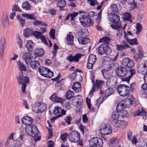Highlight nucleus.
Listing matches in <instances>:
<instances>
[{
  "label": "nucleus",
  "instance_id": "4468645a",
  "mask_svg": "<svg viewBox=\"0 0 147 147\" xmlns=\"http://www.w3.org/2000/svg\"><path fill=\"white\" fill-rule=\"evenodd\" d=\"M73 99L72 104L73 105L78 107V105L79 104V108L80 109L82 106V101L81 97L79 95L75 96Z\"/></svg>",
  "mask_w": 147,
  "mask_h": 147
},
{
  "label": "nucleus",
  "instance_id": "c756f323",
  "mask_svg": "<svg viewBox=\"0 0 147 147\" xmlns=\"http://www.w3.org/2000/svg\"><path fill=\"white\" fill-rule=\"evenodd\" d=\"M123 45H117L116 46L117 50L119 51H121L123 49L125 48L127 49V48L129 47V45L127 44L125 41H123Z\"/></svg>",
  "mask_w": 147,
  "mask_h": 147
},
{
  "label": "nucleus",
  "instance_id": "9b49d317",
  "mask_svg": "<svg viewBox=\"0 0 147 147\" xmlns=\"http://www.w3.org/2000/svg\"><path fill=\"white\" fill-rule=\"evenodd\" d=\"M99 133L104 135H108L112 132L111 127L109 125H102L101 128L100 129Z\"/></svg>",
  "mask_w": 147,
  "mask_h": 147
},
{
  "label": "nucleus",
  "instance_id": "864d4df0",
  "mask_svg": "<svg viewBox=\"0 0 147 147\" xmlns=\"http://www.w3.org/2000/svg\"><path fill=\"white\" fill-rule=\"evenodd\" d=\"M32 34L37 38H40L41 36L42 35V33L38 31L33 32Z\"/></svg>",
  "mask_w": 147,
  "mask_h": 147
},
{
  "label": "nucleus",
  "instance_id": "7c9ffc66",
  "mask_svg": "<svg viewBox=\"0 0 147 147\" xmlns=\"http://www.w3.org/2000/svg\"><path fill=\"white\" fill-rule=\"evenodd\" d=\"M78 41L80 44L84 45L90 41L88 38L85 37H80L78 39Z\"/></svg>",
  "mask_w": 147,
  "mask_h": 147
},
{
  "label": "nucleus",
  "instance_id": "72a5a7b5",
  "mask_svg": "<svg viewBox=\"0 0 147 147\" xmlns=\"http://www.w3.org/2000/svg\"><path fill=\"white\" fill-rule=\"evenodd\" d=\"M33 43L32 40H30L27 42L26 46L27 50L30 52L32 50Z\"/></svg>",
  "mask_w": 147,
  "mask_h": 147
},
{
  "label": "nucleus",
  "instance_id": "2f4dec72",
  "mask_svg": "<svg viewBox=\"0 0 147 147\" xmlns=\"http://www.w3.org/2000/svg\"><path fill=\"white\" fill-rule=\"evenodd\" d=\"M129 73L130 75L127 77L125 78V80L128 82H129V80L133 75L136 74V72L134 69H130L129 70Z\"/></svg>",
  "mask_w": 147,
  "mask_h": 147
},
{
  "label": "nucleus",
  "instance_id": "f704fd0d",
  "mask_svg": "<svg viewBox=\"0 0 147 147\" xmlns=\"http://www.w3.org/2000/svg\"><path fill=\"white\" fill-rule=\"evenodd\" d=\"M22 15L23 17L29 19L30 20H36V18L33 13L28 14L26 13H24L22 14Z\"/></svg>",
  "mask_w": 147,
  "mask_h": 147
},
{
  "label": "nucleus",
  "instance_id": "ddd939ff",
  "mask_svg": "<svg viewBox=\"0 0 147 147\" xmlns=\"http://www.w3.org/2000/svg\"><path fill=\"white\" fill-rule=\"evenodd\" d=\"M84 56V55L80 53L75 55L74 56H73L71 54L67 57L66 59L70 62H71L74 61L77 62L79 61V59Z\"/></svg>",
  "mask_w": 147,
  "mask_h": 147
},
{
  "label": "nucleus",
  "instance_id": "4d7b16f0",
  "mask_svg": "<svg viewBox=\"0 0 147 147\" xmlns=\"http://www.w3.org/2000/svg\"><path fill=\"white\" fill-rule=\"evenodd\" d=\"M32 127L31 126L26 127L25 129V132L26 134L31 136V135L32 134V133L31 132L32 131Z\"/></svg>",
  "mask_w": 147,
  "mask_h": 147
},
{
  "label": "nucleus",
  "instance_id": "c03bdc74",
  "mask_svg": "<svg viewBox=\"0 0 147 147\" xmlns=\"http://www.w3.org/2000/svg\"><path fill=\"white\" fill-rule=\"evenodd\" d=\"M74 92L70 90H69L66 93L65 97L67 99L69 100L74 97Z\"/></svg>",
  "mask_w": 147,
  "mask_h": 147
},
{
  "label": "nucleus",
  "instance_id": "bf43d9fd",
  "mask_svg": "<svg viewBox=\"0 0 147 147\" xmlns=\"http://www.w3.org/2000/svg\"><path fill=\"white\" fill-rule=\"evenodd\" d=\"M55 30L54 29L52 28L49 32L50 37L53 39H55Z\"/></svg>",
  "mask_w": 147,
  "mask_h": 147
},
{
  "label": "nucleus",
  "instance_id": "b1692460",
  "mask_svg": "<svg viewBox=\"0 0 147 147\" xmlns=\"http://www.w3.org/2000/svg\"><path fill=\"white\" fill-rule=\"evenodd\" d=\"M141 88L144 90L145 92L141 91L140 94L142 95V96L144 98H147V84L145 83L142 84L141 86Z\"/></svg>",
  "mask_w": 147,
  "mask_h": 147
},
{
  "label": "nucleus",
  "instance_id": "49530a36",
  "mask_svg": "<svg viewBox=\"0 0 147 147\" xmlns=\"http://www.w3.org/2000/svg\"><path fill=\"white\" fill-rule=\"evenodd\" d=\"M4 15L5 17V19L4 20L3 23L2 24L3 26H4V27H7L9 24L8 22V18L7 17V13L6 12L4 13Z\"/></svg>",
  "mask_w": 147,
  "mask_h": 147
},
{
  "label": "nucleus",
  "instance_id": "473e14b6",
  "mask_svg": "<svg viewBox=\"0 0 147 147\" xmlns=\"http://www.w3.org/2000/svg\"><path fill=\"white\" fill-rule=\"evenodd\" d=\"M33 31L30 29L27 28L24 30V35L26 37H28L29 36L33 34Z\"/></svg>",
  "mask_w": 147,
  "mask_h": 147
},
{
  "label": "nucleus",
  "instance_id": "58836bf2",
  "mask_svg": "<svg viewBox=\"0 0 147 147\" xmlns=\"http://www.w3.org/2000/svg\"><path fill=\"white\" fill-rule=\"evenodd\" d=\"M111 41L110 38L108 37H103L100 38L99 40V42H105V43H107L108 44Z\"/></svg>",
  "mask_w": 147,
  "mask_h": 147
},
{
  "label": "nucleus",
  "instance_id": "2eb2a0df",
  "mask_svg": "<svg viewBox=\"0 0 147 147\" xmlns=\"http://www.w3.org/2000/svg\"><path fill=\"white\" fill-rule=\"evenodd\" d=\"M122 64L128 68L131 69L134 65L133 61L128 57L123 59Z\"/></svg>",
  "mask_w": 147,
  "mask_h": 147
},
{
  "label": "nucleus",
  "instance_id": "aec40b11",
  "mask_svg": "<svg viewBox=\"0 0 147 147\" xmlns=\"http://www.w3.org/2000/svg\"><path fill=\"white\" fill-rule=\"evenodd\" d=\"M47 105L45 103L40 102L38 105L37 110H35L37 113H41L44 111L46 109Z\"/></svg>",
  "mask_w": 147,
  "mask_h": 147
},
{
  "label": "nucleus",
  "instance_id": "8fccbe9b",
  "mask_svg": "<svg viewBox=\"0 0 147 147\" xmlns=\"http://www.w3.org/2000/svg\"><path fill=\"white\" fill-rule=\"evenodd\" d=\"M142 28V26L140 23H137L136 24V34L138 35L141 31Z\"/></svg>",
  "mask_w": 147,
  "mask_h": 147
},
{
  "label": "nucleus",
  "instance_id": "e2e57ef3",
  "mask_svg": "<svg viewBox=\"0 0 147 147\" xmlns=\"http://www.w3.org/2000/svg\"><path fill=\"white\" fill-rule=\"evenodd\" d=\"M119 29L118 30L116 36L117 39H118L119 40L121 38L123 34V31L122 30H119Z\"/></svg>",
  "mask_w": 147,
  "mask_h": 147
},
{
  "label": "nucleus",
  "instance_id": "3c124183",
  "mask_svg": "<svg viewBox=\"0 0 147 147\" xmlns=\"http://www.w3.org/2000/svg\"><path fill=\"white\" fill-rule=\"evenodd\" d=\"M118 112H120L121 113H122L120 115L121 116H126L127 114V112L126 110H123V108H122V107H120L119 109H118L117 111Z\"/></svg>",
  "mask_w": 147,
  "mask_h": 147
},
{
  "label": "nucleus",
  "instance_id": "9d476101",
  "mask_svg": "<svg viewBox=\"0 0 147 147\" xmlns=\"http://www.w3.org/2000/svg\"><path fill=\"white\" fill-rule=\"evenodd\" d=\"M66 111L64 109L58 106H56L54 109V114L57 116L55 117V119L58 117H61L65 115Z\"/></svg>",
  "mask_w": 147,
  "mask_h": 147
},
{
  "label": "nucleus",
  "instance_id": "a878e982",
  "mask_svg": "<svg viewBox=\"0 0 147 147\" xmlns=\"http://www.w3.org/2000/svg\"><path fill=\"white\" fill-rule=\"evenodd\" d=\"M49 70V69L47 68L42 67H40L38 69V71L41 75L45 77Z\"/></svg>",
  "mask_w": 147,
  "mask_h": 147
},
{
  "label": "nucleus",
  "instance_id": "4c0bfd02",
  "mask_svg": "<svg viewBox=\"0 0 147 147\" xmlns=\"http://www.w3.org/2000/svg\"><path fill=\"white\" fill-rule=\"evenodd\" d=\"M31 132L32 133V134L31 135V136L33 137H36L37 136L38 133V130L36 126L34 127H32Z\"/></svg>",
  "mask_w": 147,
  "mask_h": 147
},
{
  "label": "nucleus",
  "instance_id": "393cba45",
  "mask_svg": "<svg viewBox=\"0 0 147 147\" xmlns=\"http://www.w3.org/2000/svg\"><path fill=\"white\" fill-rule=\"evenodd\" d=\"M57 2V5L60 8V11L64 10V9H62L66 6V2L64 0H55Z\"/></svg>",
  "mask_w": 147,
  "mask_h": 147
},
{
  "label": "nucleus",
  "instance_id": "a18cd8bd",
  "mask_svg": "<svg viewBox=\"0 0 147 147\" xmlns=\"http://www.w3.org/2000/svg\"><path fill=\"white\" fill-rule=\"evenodd\" d=\"M104 83V81L101 80H96V88L97 89H100L101 86H103Z\"/></svg>",
  "mask_w": 147,
  "mask_h": 147
},
{
  "label": "nucleus",
  "instance_id": "6e6d98bb",
  "mask_svg": "<svg viewBox=\"0 0 147 147\" xmlns=\"http://www.w3.org/2000/svg\"><path fill=\"white\" fill-rule=\"evenodd\" d=\"M12 144H11L9 147H19L20 146L19 142L17 140H13L12 142Z\"/></svg>",
  "mask_w": 147,
  "mask_h": 147
},
{
  "label": "nucleus",
  "instance_id": "6ab92c4d",
  "mask_svg": "<svg viewBox=\"0 0 147 147\" xmlns=\"http://www.w3.org/2000/svg\"><path fill=\"white\" fill-rule=\"evenodd\" d=\"M31 55L28 52H25L23 53L22 57L24 60L27 65H28L31 60Z\"/></svg>",
  "mask_w": 147,
  "mask_h": 147
},
{
  "label": "nucleus",
  "instance_id": "c9c22d12",
  "mask_svg": "<svg viewBox=\"0 0 147 147\" xmlns=\"http://www.w3.org/2000/svg\"><path fill=\"white\" fill-rule=\"evenodd\" d=\"M114 93V90L112 88H109L107 89L105 92V96L106 97H108L110 95Z\"/></svg>",
  "mask_w": 147,
  "mask_h": 147
},
{
  "label": "nucleus",
  "instance_id": "680f3d73",
  "mask_svg": "<svg viewBox=\"0 0 147 147\" xmlns=\"http://www.w3.org/2000/svg\"><path fill=\"white\" fill-rule=\"evenodd\" d=\"M79 12H74L72 13H70L71 16L70 21H74V18L76 17L78 15Z\"/></svg>",
  "mask_w": 147,
  "mask_h": 147
},
{
  "label": "nucleus",
  "instance_id": "c85d7f7f",
  "mask_svg": "<svg viewBox=\"0 0 147 147\" xmlns=\"http://www.w3.org/2000/svg\"><path fill=\"white\" fill-rule=\"evenodd\" d=\"M5 43V38L2 37L1 38L0 42V53L2 55L3 54L4 51V45Z\"/></svg>",
  "mask_w": 147,
  "mask_h": 147
},
{
  "label": "nucleus",
  "instance_id": "de8ad7c7",
  "mask_svg": "<svg viewBox=\"0 0 147 147\" xmlns=\"http://www.w3.org/2000/svg\"><path fill=\"white\" fill-rule=\"evenodd\" d=\"M147 112L145 111L144 109H142L141 111L140 110H137L135 112V114L136 115L141 116L142 115L146 114Z\"/></svg>",
  "mask_w": 147,
  "mask_h": 147
},
{
  "label": "nucleus",
  "instance_id": "774afa93",
  "mask_svg": "<svg viewBox=\"0 0 147 147\" xmlns=\"http://www.w3.org/2000/svg\"><path fill=\"white\" fill-rule=\"evenodd\" d=\"M87 1L88 3L91 6H94L95 5L96 1V0H87Z\"/></svg>",
  "mask_w": 147,
  "mask_h": 147
},
{
  "label": "nucleus",
  "instance_id": "20e7f679",
  "mask_svg": "<svg viewBox=\"0 0 147 147\" xmlns=\"http://www.w3.org/2000/svg\"><path fill=\"white\" fill-rule=\"evenodd\" d=\"M119 94L122 96H125L129 94L130 88L126 85L122 84L119 85L117 89Z\"/></svg>",
  "mask_w": 147,
  "mask_h": 147
},
{
  "label": "nucleus",
  "instance_id": "79ce46f5",
  "mask_svg": "<svg viewBox=\"0 0 147 147\" xmlns=\"http://www.w3.org/2000/svg\"><path fill=\"white\" fill-rule=\"evenodd\" d=\"M22 7L24 9L27 10H29L31 9V5L27 1L23 3Z\"/></svg>",
  "mask_w": 147,
  "mask_h": 147
},
{
  "label": "nucleus",
  "instance_id": "a19ab883",
  "mask_svg": "<svg viewBox=\"0 0 147 147\" xmlns=\"http://www.w3.org/2000/svg\"><path fill=\"white\" fill-rule=\"evenodd\" d=\"M87 13V16H88V18H89V19L91 20H93L94 18V17L97 16L96 13H95L93 11H91L89 12L88 13Z\"/></svg>",
  "mask_w": 147,
  "mask_h": 147
},
{
  "label": "nucleus",
  "instance_id": "4be33fe9",
  "mask_svg": "<svg viewBox=\"0 0 147 147\" xmlns=\"http://www.w3.org/2000/svg\"><path fill=\"white\" fill-rule=\"evenodd\" d=\"M50 98L53 102L61 103L63 101L62 98L57 96L56 94H53L50 97Z\"/></svg>",
  "mask_w": 147,
  "mask_h": 147
},
{
  "label": "nucleus",
  "instance_id": "0e129e2a",
  "mask_svg": "<svg viewBox=\"0 0 147 147\" xmlns=\"http://www.w3.org/2000/svg\"><path fill=\"white\" fill-rule=\"evenodd\" d=\"M71 120L72 118L70 115H69L67 116L65 119V122L69 125L71 124Z\"/></svg>",
  "mask_w": 147,
  "mask_h": 147
},
{
  "label": "nucleus",
  "instance_id": "dca6fc26",
  "mask_svg": "<svg viewBox=\"0 0 147 147\" xmlns=\"http://www.w3.org/2000/svg\"><path fill=\"white\" fill-rule=\"evenodd\" d=\"M124 28H123V30L124 31V34H125L124 38L126 40V41L128 42V43L130 44L131 45H136L138 44V43L137 41V39L136 38H135L133 39H129L128 38L127 34H126L124 30Z\"/></svg>",
  "mask_w": 147,
  "mask_h": 147
},
{
  "label": "nucleus",
  "instance_id": "1a4fd4ad",
  "mask_svg": "<svg viewBox=\"0 0 147 147\" xmlns=\"http://www.w3.org/2000/svg\"><path fill=\"white\" fill-rule=\"evenodd\" d=\"M115 72L116 76L123 78L126 75L127 72V70L126 68L124 67L119 66L117 68Z\"/></svg>",
  "mask_w": 147,
  "mask_h": 147
},
{
  "label": "nucleus",
  "instance_id": "cd10ccee",
  "mask_svg": "<svg viewBox=\"0 0 147 147\" xmlns=\"http://www.w3.org/2000/svg\"><path fill=\"white\" fill-rule=\"evenodd\" d=\"M67 43L69 45H73L74 44L73 41L74 37L71 34H68L66 37Z\"/></svg>",
  "mask_w": 147,
  "mask_h": 147
},
{
  "label": "nucleus",
  "instance_id": "603ef678",
  "mask_svg": "<svg viewBox=\"0 0 147 147\" xmlns=\"http://www.w3.org/2000/svg\"><path fill=\"white\" fill-rule=\"evenodd\" d=\"M110 9L114 13L118 11L117 5L115 4H112L110 7Z\"/></svg>",
  "mask_w": 147,
  "mask_h": 147
},
{
  "label": "nucleus",
  "instance_id": "5fc2aeb1",
  "mask_svg": "<svg viewBox=\"0 0 147 147\" xmlns=\"http://www.w3.org/2000/svg\"><path fill=\"white\" fill-rule=\"evenodd\" d=\"M119 112H115L113 113L112 115V118L114 120H116L118 119L119 117Z\"/></svg>",
  "mask_w": 147,
  "mask_h": 147
},
{
  "label": "nucleus",
  "instance_id": "338daca9",
  "mask_svg": "<svg viewBox=\"0 0 147 147\" xmlns=\"http://www.w3.org/2000/svg\"><path fill=\"white\" fill-rule=\"evenodd\" d=\"M64 109L66 111L70 109L71 108L70 104L68 102H66L65 103L64 105Z\"/></svg>",
  "mask_w": 147,
  "mask_h": 147
},
{
  "label": "nucleus",
  "instance_id": "052dcab7",
  "mask_svg": "<svg viewBox=\"0 0 147 147\" xmlns=\"http://www.w3.org/2000/svg\"><path fill=\"white\" fill-rule=\"evenodd\" d=\"M68 136V134L67 133L61 135L60 138L64 142L67 140V139Z\"/></svg>",
  "mask_w": 147,
  "mask_h": 147
},
{
  "label": "nucleus",
  "instance_id": "6e6552de",
  "mask_svg": "<svg viewBox=\"0 0 147 147\" xmlns=\"http://www.w3.org/2000/svg\"><path fill=\"white\" fill-rule=\"evenodd\" d=\"M144 60H140L138 67V72L144 75L147 71V63H145Z\"/></svg>",
  "mask_w": 147,
  "mask_h": 147
},
{
  "label": "nucleus",
  "instance_id": "37998d69",
  "mask_svg": "<svg viewBox=\"0 0 147 147\" xmlns=\"http://www.w3.org/2000/svg\"><path fill=\"white\" fill-rule=\"evenodd\" d=\"M36 53L39 57L42 56L45 54V51L43 49L40 48L36 49Z\"/></svg>",
  "mask_w": 147,
  "mask_h": 147
},
{
  "label": "nucleus",
  "instance_id": "423d86ee",
  "mask_svg": "<svg viewBox=\"0 0 147 147\" xmlns=\"http://www.w3.org/2000/svg\"><path fill=\"white\" fill-rule=\"evenodd\" d=\"M103 144L102 140L98 137L93 138L89 141L90 147H101Z\"/></svg>",
  "mask_w": 147,
  "mask_h": 147
},
{
  "label": "nucleus",
  "instance_id": "0eeeda50",
  "mask_svg": "<svg viewBox=\"0 0 147 147\" xmlns=\"http://www.w3.org/2000/svg\"><path fill=\"white\" fill-rule=\"evenodd\" d=\"M68 138L71 142H78L80 140V134L77 131H72L69 134Z\"/></svg>",
  "mask_w": 147,
  "mask_h": 147
},
{
  "label": "nucleus",
  "instance_id": "ea45409f",
  "mask_svg": "<svg viewBox=\"0 0 147 147\" xmlns=\"http://www.w3.org/2000/svg\"><path fill=\"white\" fill-rule=\"evenodd\" d=\"M18 64L19 66V69L21 71H26L27 69L22 62L19 61L18 62Z\"/></svg>",
  "mask_w": 147,
  "mask_h": 147
},
{
  "label": "nucleus",
  "instance_id": "e433bc0d",
  "mask_svg": "<svg viewBox=\"0 0 147 147\" xmlns=\"http://www.w3.org/2000/svg\"><path fill=\"white\" fill-rule=\"evenodd\" d=\"M96 59V55L93 54H91L89 56L88 61L90 63H92L94 64Z\"/></svg>",
  "mask_w": 147,
  "mask_h": 147
},
{
  "label": "nucleus",
  "instance_id": "f3484780",
  "mask_svg": "<svg viewBox=\"0 0 147 147\" xmlns=\"http://www.w3.org/2000/svg\"><path fill=\"white\" fill-rule=\"evenodd\" d=\"M22 123L27 126H30L32 124L33 121V119L30 117L28 116L23 117L21 119Z\"/></svg>",
  "mask_w": 147,
  "mask_h": 147
},
{
  "label": "nucleus",
  "instance_id": "13d9d810",
  "mask_svg": "<svg viewBox=\"0 0 147 147\" xmlns=\"http://www.w3.org/2000/svg\"><path fill=\"white\" fill-rule=\"evenodd\" d=\"M117 141L116 139L114 138H112L111 141L109 143V145L111 147H113L115 146Z\"/></svg>",
  "mask_w": 147,
  "mask_h": 147
},
{
  "label": "nucleus",
  "instance_id": "bb28decb",
  "mask_svg": "<svg viewBox=\"0 0 147 147\" xmlns=\"http://www.w3.org/2000/svg\"><path fill=\"white\" fill-rule=\"evenodd\" d=\"M72 88L76 92H79L81 90V84L78 82H76L73 84Z\"/></svg>",
  "mask_w": 147,
  "mask_h": 147
},
{
  "label": "nucleus",
  "instance_id": "7ed1b4c3",
  "mask_svg": "<svg viewBox=\"0 0 147 147\" xmlns=\"http://www.w3.org/2000/svg\"><path fill=\"white\" fill-rule=\"evenodd\" d=\"M80 14L82 13H84V14L82 15H81L79 18V20L80 22L82 25L85 26V25L88 26H91L94 24L93 21L89 19L87 13L84 12L80 11H79Z\"/></svg>",
  "mask_w": 147,
  "mask_h": 147
},
{
  "label": "nucleus",
  "instance_id": "a211bd4d",
  "mask_svg": "<svg viewBox=\"0 0 147 147\" xmlns=\"http://www.w3.org/2000/svg\"><path fill=\"white\" fill-rule=\"evenodd\" d=\"M127 123L125 121L119 120L116 121L115 125L116 127L121 128L122 129L125 128L127 126Z\"/></svg>",
  "mask_w": 147,
  "mask_h": 147
},
{
  "label": "nucleus",
  "instance_id": "5701e85b",
  "mask_svg": "<svg viewBox=\"0 0 147 147\" xmlns=\"http://www.w3.org/2000/svg\"><path fill=\"white\" fill-rule=\"evenodd\" d=\"M30 65L32 69H39L40 66V64L39 62L35 60H31L30 62Z\"/></svg>",
  "mask_w": 147,
  "mask_h": 147
},
{
  "label": "nucleus",
  "instance_id": "f8f14e48",
  "mask_svg": "<svg viewBox=\"0 0 147 147\" xmlns=\"http://www.w3.org/2000/svg\"><path fill=\"white\" fill-rule=\"evenodd\" d=\"M132 105H133V102L131 99H127L123 100L117 105L116 108L117 110V111L118 109H119L120 107H122V108L128 107Z\"/></svg>",
  "mask_w": 147,
  "mask_h": 147
},
{
  "label": "nucleus",
  "instance_id": "09e8293b",
  "mask_svg": "<svg viewBox=\"0 0 147 147\" xmlns=\"http://www.w3.org/2000/svg\"><path fill=\"white\" fill-rule=\"evenodd\" d=\"M123 15L124 16V20L130 21L131 20V15L130 13L126 12L124 13Z\"/></svg>",
  "mask_w": 147,
  "mask_h": 147
},
{
  "label": "nucleus",
  "instance_id": "39448f33",
  "mask_svg": "<svg viewBox=\"0 0 147 147\" xmlns=\"http://www.w3.org/2000/svg\"><path fill=\"white\" fill-rule=\"evenodd\" d=\"M96 49L99 54L100 55L110 53L112 52L111 48L107 43H104L102 44Z\"/></svg>",
  "mask_w": 147,
  "mask_h": 147
},
{
  "label": "nucleus",
  "instance_id": "412c9836",
  "mask_svg": "<svg viewBox=\"0 0 147 147\" xmlns=\"http://www.w3.org/2000/svg\"><path fill=\"white\" fill-rule=\"evenodd\" d=\"M112 68V67L111 65H108L107 67L106 68H104L101 71L102 74L103 75L104 78L107 80V81L106 82L107 84V85L108 81V80H109L110 78L108 77H106V76H105V72L110 71L111 69Z\"/></svg>",
  "mask_w": 147,
  "mask_h": 147
},
{
  "label": "nucleus",
  "instance_id": "69168bd1",
  "mask_svg": "<svg viewBox=\"0 0 147 147\" xmlns=\"http://www.w3.org/2000/svg\"><path fill=\"white\" fill-rule=\"evenodd\" d=\"M12 11H21V10L20 9V8L18 5L16 4L13 5L12 7Z\"/></svg>",
  "mask_w": 147,
  "mask_h": 147
},
{
  "label": "nucleus",
  "instance_id": "f03ea898",
  "mask_svg": "<svg viewBox=\"0 0 147 147\" xmlns=\"http://www.w3.org/2000/svg\"><path fill=\"white\" fill-rule=\"evenodd\" d=\"M17 79L19 84H22V90L23 93H25L26 84L29 82V79L26 76H23V72L21 71L19 73Z\"/></svg>",
  "mask_w": 147,
  "mask_h": 147
},
{
  "label": "nucleus",
  "instance_id": "f257e3e1",
  "mask_svg": "<svg viewBox=\"0 0 147 147\" xmlns=\"http://www.w3.org/2000/svg\"><path fill=\"white\" fill-rule=\"evenodd\" d=\"M120 17L117 14H111L110 18V21L113 23L111 26L114 30H117L121 28V26L119 23Z\"/></svg>",
  "mask_w": 147,
  "mask_h": 147
}]
</instances>
